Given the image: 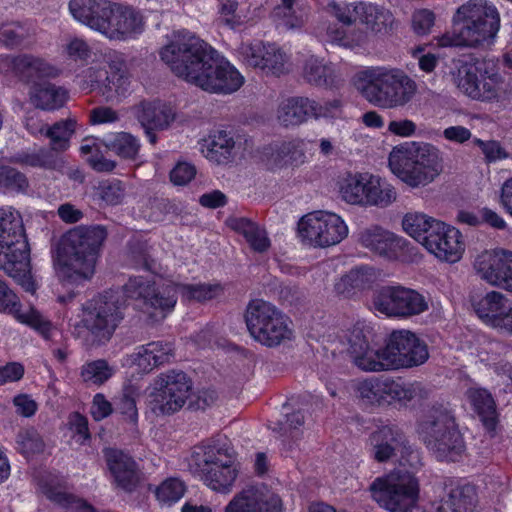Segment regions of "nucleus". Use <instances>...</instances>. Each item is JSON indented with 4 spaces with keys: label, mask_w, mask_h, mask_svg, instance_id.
I'll use <instances>...</instances> for the list:
<instances>
[{
    "label": "nucleus",
    "mask_w": 512,
    "mask_h": 512,
    "mask_svg": "<svg viewBox=\"0 0 512 512\" xmlns=\"http://www.w3.org/2000/svg\"><path fill=\"white\" fill-rule=\"evenodd\" d=\"M15 161L21 165L33 168L55 169L57 166V157L54 152L44 148L33 152H19L15 157Z\"/></svg>",
    "instance_id": "8fccbe9b"
},
{
    "label": "nucleus",
    "mask_w": 512,
    "mask_h": 512,
    "mask_svg": "<svg viewBox=\"0 0 512 512\" xmlns=\"http://www.w3.org/2000/svg\"><path fill=\"white\" fill-rule=\"evenodd\" d=\"M278 113V118L285 127L298 126L312 117V99L290 97L281 104Z\"/></svg>",
    "instance_id": "4c0bfd02"
},
{
    "label": "nucleus",
    "mask_w": 512,
    "mask_h": 512,
    "mask_svg": "<svg viewBox=\"0 0 512 512\" xmlns=\"http://www.w3.org/2000/svg\"><path fill=\"white\" fill-rule=\"evenodd\" d=\"M420 435L425 446L439 461L456 462L465 451L464 438L454 416L448 411L422 425Z\"/></svg>",
    "instance_id": "f8f14e48"
},
{
    "label": "nucleus",
    "mask_w": 512,
    "mask_h": 512,
    "mask_svg": "<svg viewBox=\"0 0 512 512\" xmlns=\"http://www.w3.org/2000/svg\"><path fill=\"white\" fill-rule=\"evenodd\" d=\"M225 512H283V501L277 494L263 498L252 489L237 493L226 505Z\"/></svg>",
    "instance_id": "2f4dec72"
},
{
    "label": "nucleus",
    "mask_w": 512,
    "mask_h": 512,
    "mask_svg": "<svg viewBox=\"0 0 512 512\" xmlns=\"http://www.w3.org/2000/svg\"><path fill=\"white\" fill-rule=\"evenodd\" d=\"M108 71L106 77L99 85V90L107 101L117 97H125L130 87V77L126 70V63L121 53L113 51L108 54Z\"/></svg>",
    "instance_id": "c756f323"
},
{
    "label": "nucleus",
    "mask_w": 512,
    "mask_h": 512,
    "mask_svg": "<svg viewBox=\"0 0 512 512\" xmlns=\"http://www.w3.org/2000/svg\"><path fill=\"white\" fill-rule=\"evenodd\" d=\"M195 472L211 490L229 493L239 474L235 452L227 442L212 439L192 453Z\"/></svg>",
    "instance_id": "1a4fd4ad"
},
{
    "label": "nucleus",
    "mask_w": 512,
    "mask_h": 512,
    "mask_svg": "<svg viewBox=\"0 0 512 512\" xmlns=\"http://www.w3.org/2000/svg\"><path fill=\"white\" fill-rule=\"evenodd\" d=\"M172 344L163 341H152L138 347L133 362L143 373H149L153 369L169 362L172 356Z\"/></svg>",
    "instance_id": "72a5a7b5"
},
{
    "label": "nucleus",
    "mask_w": 512,
    "mask_h": 512,
    "mask_svg": "<svg viewBox=\"0 0 512 512\" xmlns=\"http://www.w3.org/2000/svg\"><path fill=\"white\" fill-rule=\"evenodd\" d=\"M80 154L95 171L110 172L116 166L115 162L104 157L101 145L95 138H85L82 141Z\"/></svg>",
    "instance_id": "a18cd8bd"
},
{
    "label": "nucleus",
    "mask_w": 512,
    "mask_h": 512,
    "mask_svg": "<svg viewBox=\"0 0 512 512\" xmlns=\"http://www.w3.org/2000/svg\"><path fill=\"white\" fill-rule=\"evenodd\" d=\"M371 328L364 323L353 325L349 337V353L354 364L363 371L379 372L418 367L429 358L426 342L409 330H394L384 347L371 343Z\"/></svg>",
    "instance_id": "f257e3e1"
},
{
    "label": "nucleus",
    "mask_w": 512,
    "mask_h": 512,
    "mask_svg": "<svg viewBox=\"0 0 512 512\" xmlns=\"http://www.w3.org/2000/svg\"><path fill=\"white\" fill-rule=\"evenodd\" d=\"M122 302L117 291L99 293L83 305L85 327L96 337L109 340L122 320Z\"/></svg>",
    "instance_id": "2eb2a0df"
},
{
    "label": "nucleus",
    "mask_w": 512,
    "mask_h": 512,
    "mask_svg": "<svg viewBox=\"0 0 512 512\" xmlns=\"http://www.w3.org/2000/svg\"><path fill=\"white\" fill-rule=\"evenodd\" d=\"M186 490V484L180 478L167 477L155 486L153 493L161 507H171L182 499Z\"/></svg>",
    "instance_id": "c03bdc74"
},
{
    "label": "nucleus",
    "mask_w": 512,
    "mask_h": 512,
    "mask_svg": "<svg viewBox=\"0 0 512 512\" xmlns=\"http://www.w3.org/2000/svg\"><path fill=\"white\" fill-rule=\"evenodd\" d=\"M298 228L304 239L318 247L338 244L348 234V227L342 218L327 211H316L303 216Z\"/></svg>",
    "instance_id": "a211bd4d"
},
{
    "label": "nucleus",
    "mask_w": 512,
    "mask_h": 512,
    "mask_svg": "<svg viewBox=\"0 0 512 512\" xmlns=\"http://www.w3.org/2000/svg\"><path fill=\"white\" fill-rule=\"evenodd\" d=\"M106 238L107 230L101 225L79 226L63 235L52 256L61 282L82 285L89 281Z\"/></svg>",
    "instance_id": "f03ea898"
},
{
    "label": "nucleus",
    "mask_w": 512,
    "mask_h": 512,
    "mask_svg": "<svg viewBox=\"0 0 512 512\" xmlns=\"http://www.w3.org/2000/svg\"><path fill=\"white\" fill-rule=\"evenodd\" d=\"M508 306L509 301L501 292L491 291L474 304V310L484 323L497 328Z\"/></svg>",
    "instance_id": "e433bc0d"
},
{
    "label": "nucleus",
    "mask_w": 512,
    "mask_h": 512,
    "mask_svg": "<svg viewBox=\"0 0 512 512\" xmlns=\"http://www.w3.org/2000/svg\"><path fill=\"white\" fill-rule=\"evenodd\" d=\"M244 319L252 339L267 348L278 347L292 337L289 318L275 305L263 299L249 301Z\"/></svg>",
    "instance_id": "9b49d317"
},
{
    "label": "nucleus",
    "mask_w": 512,
    "mask_h": 512,
    "mask_svg": "<svg viewBox=\"0 0 512 512\" xmlns=\"http://www.w3.org/2000/svg\"><path fill=\"white\" fill-rule=\"evenodd\" d=\"M333 16L343 25L358 24L363 29L348 35L340 29L329 28L331 39L345 47H363L370 42V36H385L394 30L395 17L383 5L377 3L358 1L352 3L329 4Z\"/></svg>",
    "instance_id": "7ed1b4c3"
},
{
    "label": "nucleus",
    "mask_w": 512,
    "mask_h": 512,
    "mask_svg": "<svg viewBox=\"0 0 512 512\" xmlns=\"http://www.w3.org/2000/svg\"><path fill=\"white\" fill-rule=\"evenodd\" d=\"M367 173L349 175L341 185L340 192L344 201L353 205H362Z\"/></svg>",
    "instance_id": "603ef678"
},
{
    "label": "nucleus",
    "mask_w": 512,
    "mask_h": 512,
    "mask_svg": "<svg viewBox=\"0 0 512 512\" xmlns=\"http://www.w3.org/2000/svg\"><path fill=\"white\" fill-rule=\"evenodd\" d=\"M21 306L18 295L0 278V312L17 313Z\"/></svg>",
    "instance_id": "680f3d73"
},
{
    "label": "nucleus",
    "mask_w": 512,
    "mask_h": 512,
    "mask_svg": "<svg viewBox=\"0 0 512 512\" xmlns=\"http://www.w3.org/2000/svg\"><path fill=\"white\" fill-rule=\"evenodd\" d=\"M465 399L472 412L479 419L485 433L493 438L500 423L496 401L491 392L482 387H469Z\"/></svg>",
    "instance_id": "cd10ccee"
},
{
    "label": "nucleus",
    "mask_w": 512,
    "mask_h": 512,
    "mask_svg": "<svg viewBox=\"0 0 512 512\" xmlns=\"http://www.w3.org/2000/svg\"><path fill=\"white\" fill-rule=\"evenodd\" d=\"M343 102L341 99H332L320 103L312 99V117L314 119H338L342 115Z\"/></svg>",
    "instance_id": "bf43d9fd"
},
{
    "label": "nucleus",
    "mask_w": 512,
    "mask_h": 512,
    "mask_svg": "<svg viewBox=\"0 0 512 512\" xmlns=\"http://www.w3.org/2000/svg\"><path fill=\"white\" fill-rule=\"evenodd\" d=\"M357 82L363 97L380 108L404 106L416 92L415 82L400 69L365 70L358 74Z\"/></svg>",
    "instance_id": "9d476101"
},
{
    "label": "nucleus",
    "mask_w": 512,
    "mask_h": 512,
    "mask_svg": "<svg viewBox=\"0 0 512 512\" xmlns=\"http://www.w3.org/2000/svg\"><path fill=\"white\" fill-rule=\"evenodd\" d=\"M244 84L239 70L223 55L219 54L208 73L201 78L199 88L216 94H231Z\"/></svg>",
    "instance_id": "4be33fe9"
},
{
    "label": "nucleus",
    "mask_w": 512,
    "mask_h": 512,
    "mask_svg": "<svg viewBox=\"0 0 512 512\" xmlns=\"http://www.w3.org/2000/svg\"><path fill=\"white\" fill-rule=\"evenodd\" d=\"M123 294L127 299L140 300L145 306L164 313L171 312L177 303L173 288L159 290L154 279L143 276L130 277L123 286Z\"/></svg>",
    "instance_id": "aec40b11"
},
{
    "label": "nucleus",
    "mask_w": 512,
    "mask_h": 512,
    "mask_svg": "<svg viewBox=\"0 0 512 512\" xmlns=\"http://www.w3.org/2000/svg\"><path fill=\"white\" fill-rule=\"evenodd\" d=\"M69 429L81 439V443H85L91 439L88 419L80 412H72L68 417Z\"/></svg>",
    "instance_id": "338daca9"
},
{
    "label": "nucleus",
    "mask_w": 512,
    "mask_h": 512,
    "mask_svg": "<svg viewBox=\"0 0 512 512\" xmlns=\"http://www.w3.org/2000/svg\"><path fill=\"white\" fill-rule=\"evenodd\" d=\"M178 292L182 299L205 303L214 300L224 293V286L220 282L216 283H180L177 285Z\"/></svg>",
    "instance_id": "a19ab883"
},
{
    "label": "nucleus",
    "mask_w": 512,
    "mask_h": 512,
    "mask_svg": "<svg viewBox=\"0 0 512 512\" xmlns=\"http://www.w3.org/2000/svg\"><path fill=\"white\" fill-rule=\"evenodd\" d=\"M389 166L411 187L431 183L442 170L439 150L432 144L416 142L396 146L389 156Z\"/></svg>",
    "instance_id": "6e6552de"
},
{
    "label": "nucleus",
    "mask_w": 512,
    "mask_h": 512,
    "mask_svg": "<svg viewBox=\"0 0 512 512\" xmlns=\"http://www.w3.org/2000/svg\"><path fill=\"white\" fill-rule=\"evenodd\" d=\"M99 196L108 205H118L124 197V188L120 180L106 181L99 185Z\"/></svg>",
    "instance_id": "052dcab7"
},
{
    "label": "nucleus",
    "mask_w": 512,
    "mask_h": 512,
    "mask_svg": "<svg viewBox=\"0 0 512 512\" xmlns=\"http://www.w3.org/2000/svg\"><path fill=\"white\" fill-rule=\"evenodd\" d=\"M435 23V14L429 9L416 10L412 15V27L417 35H427Z\"/></svg>",
    "instance_id": "0e129e2a"
},
{
    "label": "nucleus",
    "mask_w": 512,
    "mask_h": 512,
    "mask_svg": "<svg viewBox=\"0 0 512 512\" xmlns=\"http://www.w3.org/2000/svg\"><path fill=\"white\" fill-rule=\"evenodd\" d=\"M115 374V369L105 359H96L84 363L80 368V378L86 386L100 387Z\"/></svg>",
    "instance_id": "37998d69"
},
{
    "label": "nucleus",
    "mask_w": 512,
    "mask_h": 512,
    "mask_svg": "<svg viewBox=\"0 0 512 512\" xmlns=\"http://www.w3.org/2000/svg\"><path fill=\"white\" fill-rule=\"evenodd\" d=\"M357 397L365 406L384 407L395 402L406 404L415 397L412 385H407L399 378L370 377L357 381L354 385Z\"/></svg>",
    "instance_id": "dca6fc26"
},
{
    "label": "nucleus",
    "mask_w": 512,
    "mask_h": 512,
    "mask_svg": "<svg viewBox=\"0 0 512 512\" xmlns=\"http://www.w3.org/2000/svg\"><path fill=\"white\" fill-rule=\"evenodd\" d=\"M231 227L234 231L243 235L253 251L263 253L270 248L271 241L266 231L250 219L245 217L236 218L232 221Z\"/></svg>",
    "instance_id": "58836bf2"
},
{
    "label": "nucleus",
    "mask_w": 512,
    "mask_h": 512,
    "mask_svg": "<svg viewBox=\"0 0 512 512\" xmlns=\"http://www.w3.org/2000/svg\"><path fill=\"white\" fill-rule=\"evenodd\" d=\"M219 54L214 47L190 32L179 34L160 51L161 59L177 77L197 87Z\"/></svg>",
    "instance_id": "423d86ee"
},
{
    "label": "nucleus",
    "mask_w": 512,
    "mask_h": 512,
    "mask_svg": "<svg viewBox=\"0 0 512 512\" xmlns=\"http://www.w3.org/2000/svg\"><path fill=\"white\" fill-rule=\"evenodd\" d=\"M137 396L138 389L134 385L129 384L125 385L121 394L114 399L115 411L132 425L138 423Z\"/></svg>",
    "instance_id": "49530a36"
},
{
    "label": "nucleus",
    "mask_w": 512,
    "mask_h": 512,
    "mask_svg": "<svg viewBox=\"0 0 512 512\" xmlns=\"http://www.w3.org/2000/svg\"><path fill=\"white\" fill-rule=\"evenodd\" d=\"M453 35L444 34L442 46L487 48L496 42L501 27L497 7L488 0H468L452 17Z\"/></svg>",
    "instance_id": "20e7f679"
},
{
    "label": "nucleus",
    "mask_w": 512,
    "mask_h": 512,
    "mask_svg": "<svg viewBox=\"0 0 512 512\" xmlns=\"http://www.w3.org/2000/svg\"><path fill=\"white\" fill-rule=\"evenodd\" d=\"M459 75V87L472 99L492 101L497 98L500 76L490 62L478 58L465 62L459 68Z\"/></svg>",
    "instance_id": "6ab92c4d"
},
{
    "label": "nucleus",
    "mask_w": 512,
    "mask_h": 512,
    "mask_svg": "<svg viewBox=\"0 0 512 512\" xmlns=\"http://www.w3.org/2000/svg\"><path fill=\"white\" fill-rule=\"evenodd\" d=\"M43 492L51 502L62 508H74L76 512H98L88 501L64 491L58 485L47 483L43 486Z\"/></svg>",
    "instance_id": "79ce46f5"
},
{
    "label": "nucleus",
    "mask_w": 512,
    "mask_h": 512,
    "mask_svg": "<svg viewBox=\"0 0 512 512\" xmlns=\"http://www.w3.org/2000/svg\"><path fill=\"white\" fill-rule=\"evenodd\" d=\"M402 225L408 235L439 260L456 263L462 258L465 243L457 228L423 213L406 214Z\"/></svg>",
    "instance_id": "0eeeda50"
},
{
    "label": "nucleus",
    "mask_w": 512,
    "mask_h": 512,
    "mask_svg": "<svg viewBox=\"0 0 512 512\" xmlns=\"http://www.w3.org/2000/svg\"><path fill=\"white\" fill-rule=\"evenodd\" d=\"M7 66L14 75L26 84H34L45 78H56L59 70L43 58L31 54H20L6 58Z\"/></svg>",
    "instance_id": "c85d7f7f"
},
{
    "label": "nucleus",
    "mask_w": 512,
    "mask_h": 512,
    "mask_svg": "<svg viewBox=\"0 0 512 512\" xmlns=\"http://www.w3.org/2000/svg\"><path fill=\"white\" fill-rule=\"evenodd\" d=\"M107 146L121 158L135 159L140 149V142L132 134L120 132L113 136Z\"/></svg>",
    "instance_id": "3c124183"
},
{
    "label": "nucleus",
    "mask_w": 512,
    "mask_h": 512,
    "mask_svg": "<svg viewBox=\"0 0 512 512\" xmlns=\"http://www.w3.org/2000/svg\"><path fill=\"white\" fill-rule=\"evenodd\" d=\"M65 52L69 59L87 63L91 56V49L88 43L80 38H72L65 47Z\"/></svg>",
    "instance_id": "69168bd1"
},
{
    "label": "nucleus",
    "mask_w": 512,
    "mask_h": 512,
    "mask_svg": "<svg viewBox=\"0 0 512 512\" xmlns=\"http://www.w3.org/2000/svg\"><path fill=\"white\" fill-rule=\"evenodd\" d=\"M103 456L116 487L133 492L139 484L138 464L133 457L114 447L104 448Z\"/></svg>",
    "instance_id": "b1692460"
},
{
    "label": "nucleus",
    "mask_w": 512,
    "mask_h": 512,
    "mask_svg": "<svg viewBox=\"0 0 512 512\" xmlns=\"http://www.w3.org/2000/svg\"><path fill=\"white\" fill-rule=\"evenodd\" d=\"M0 269L17 280L24 291L36 292L22 216L11 206L0 207Z\"/></svg>",
    "instance_id": "39448f33"
},
{
    "label": "nucleus",
    "mask_w": 512,
    "mask_h": 512,
    "mask_svg": "<svg viewBox=\"0 0 512 512\" xmlns=\"http://www.w3.org/2000/svg\"><path fill=\"white\" fill-rule=\"evenodd\" d=\"M68 8L76 21L102 34L113 16V3L108 0H70Z\"/></svg>",
    "instance_id": "a878e982"
},
{
    "label": "nucleus",
    "mask_w": 512,
    "mask_h": 512,
    "mask_svg": "<svg viewBox=\"0 0 512 512\" xmlns=\"http://www.w3.org/2000/svg\"><path fill=\"white\" fill-rule=\"evenodd\" d=\"M29 187L27 176L14 167L0 161V189L5 193H26Z\"/></svg>",
    "instance_id": "09e8293b"
},
{
    "label": "nucleus",
    "mask_w": 512,
    "mask_h": 512,
    "mask_svg": "<svg viewBox=\"0 0 512 512\" xmlns=\"http://www.w3.org/2000/svg\"><path fill=\"white\" fill-rule=\"evenodd\" d=\"M360 242L363 247L388 261L416 263L420 259L418 248L410 241L379 226L363 231Z\"/></svg>",
    "instance_id": "f3484780"
},
{
    "label": "nucleus",
    "mask_w": 512,
    "mask_h": 512,
    "mask_svg": "<svg viewBox=\"0 0 512 512\" xmlns=\"http://www.w3.org/2000/svg\"><path fill=\"white\" fill-rule=\"evenodd\" d=\"M243 62L253 68H258L267 74L279 76L284 73L286 55L276 45L255 41L240 48Z\"/></svg>",
    "instance_id": "5701e85b"
},
{
    "label": "nucleus",
    "mask_w": 512,
    "mask_h": 512,
    "mask_svg": "<svg viewBox=\"0 0 512 512\" xmlns=\"http://www.w3.org/2000/svg\"><path fill=\"white\" fill-rule=\"evenodd\" d=\"M192 390V381L183 371L169 370L154 380L148 395V407L156 416H170L186 404Z\"/></svg>",
    "instance_id": "ddd939ff"
},
{
    "label": "nucleus",
    "mask_w": 512,
    "mask_h": 512,
    "mask_svg": "<svg viewBox=\"0 0 512 512\" xmlns=\"http://www.w3.org/2000/svg\"><path fill=\"white\" fill-rule=\"evenodd\" d=\"M396 199L395 189L378 176L368 174L362 205L386 207Z\"/></svg>",
    "instance_id": "ea45409f"
},
{
    "label": "nucleus",
    "mask_w": 512,
    "mask_h": 512,
    "mask_svg": "<svg viewBox=\"0 0 512 512\" xmlns=\"http://www.w3.org/2000/svg\"><path fill=\"white\" fill-rule=\"evenodd\" d=\"M145 21L141 13L132 6L113 3V16L103 33L112 40L136 39L144 31Z\"/></svg>",
    "instance_id": "393cba45"
},
{
    "label": "nucleus",
    "mask_w": 512,
    "mask_h": 512,
    "mask_svg": "<svg viewBox=\"0 0 512 512\" xmlns=\"http://www.w3.org/2000/svg\"><path fill=\"white\" fill-rule=\"evenodd\" d=\"M21 308L22 306L19 308L17 313L8 314L14 316L21 323L34 329L44 339H50L52 331L51 321L45 319L42 314L34 308H31L27 313H21Z\"/></svg>",
    "instance_id": "5fc2aeb1"
},
{
    "label": "nucleus",
    "mask_w": 512,
    "mask_h": 512,
    "mask_svg": "<svg viewBox=\"0 0 512 512\" xmlns=\"http://www.w3.org/2000/svg\"><path fill=\"white\" fill-rule=\"evenodd\" d=\"M27 36V30L18 22L4 24L0 28V41L9 49L21 46Z\"/></svg>",
    "instance_id": "13d9d810"
},
{
    "label": "nucleus",
    "mask_w": 512,
    "mask_h": 512,
    "mask_svg": "<svg viewBox=\"0 0 512 512\" xmlns=\"http://www.w3.org/2000/svg\"><path fill=\"white\" fill-rule=\"evenodd\" d=\"M475 143L481 149L488 163L507 157V152L501 146L500 142L496 140L483 141L481 139H475Z\"/></svg>",
    "instance_id": "774afa93"
},
{
    "label": "nucleus",
    "mask_w": 512,
    "mask_h": 512,
    "mask_svg": "<svg viewBox=\"0 0 512 512\" xmlns=\"http://www.w3.org/2000/svg\"><path fill=\"white\" fill-rule=\"evenodd\" d=\"M349 271V279L353 282L358 295H361L364 291L372 289L379 278V271L368 265H359Z\"/></svg>",
    "instance_id": "4d7b16f0"
},
{
    "label": "nucleus",
    "mask_w": 512,
    "mask_h": 512,
    "mask_svg": "<svg viewBox=\"0 0 512 512\" xmlns=\"http://www.w3.org/2000/svg\"><path fill=\"white\" fill-rule=\"evenodd\" d=\"M206 158L218 165H227L235 157V141L233 136L225 130L211 132L203 145Z\"/></svg>",
    "instance_id": "f704fd0d"
},
{
    "label": "nucleus",
    "mask_w": 512,
    "mask_h": 512,
    "mask_svg": "<svg viewBox=\"0 0 512 512\" xmlns=\"http://www.w3.org/2000/svg\"><path fill=\"white\" fill-rule=\"evenodd\" d=\"M30 98L35 107L54 111L62 108L69 98L68 91L49 81L34 82L30 88Z\"/></svg>",
    "instance_id": "473e14b6"
},
{
    "label": "nucleus",
    "mask_w": 512,
    "mask_h": 512,
    "mask_svg": "<svg viewBox=\"0 0 512 512\" xmlns=\"http://www.w3.org/2000/svg\"><path fill=\"white\" fill-rule=\"evenodd\" d=\"M474 266L486 282L512 292V251H486L478 255Z\"/></svg>",
    "instance_id": "412c9836"
},
{
    "label": "nucleus",
    "mask_w": 512,
    "mask_h": 512,
    "mask_svg": "<svg viewBox=\"0 0 512 512\" xmlns=\"http://www.w3.org/2000/svg\"><path fill=\"white\" fill-rule=\"evenodd\" d=\"M303 145L301 139L270 143L262 147L261 159L270 171L297 167L305 159Z\"/></svg>",
    "instance_id": "bb28decb"
},
{
    "label": "nucleus",
    "mask_w": 512,
    "mask_h": 512,
    "mask_svg": "<svg viewBox=\"0 0 512 512\" xmlns=\"http://www.w3.org/2000/svg\"><path fill=\"white\" fill-rule=\"evenodd\" d=\"M196 167L186 161H179L169 173L170 181L176 186L187 185L196 176Z\"/></svg>",
    "instance_id": "e2e57ef3"
},
{
    "label": "nucleus",
    "mask_w": 512,
    "mask_h": 512,
    "mask_svg": "<svg viewBox=\"0 0 512 512\" xmlns=\"http://www.w3.org/2000/svg\"><path fill=\"white\" fill-rule=\"evenodd\" d=\"M16 442L20 452L26 456L41 454L45 449L43 438L33 427L20 430Z\"/></svg>",
    "instance_id": "6e6d98bb"
},
{
    "label": "nucleus",
    "mask_w": 512,
    "mask_h": 512,
    "mask_svg": "<svg viewBox=\"0 0 512 512\" xmlns=\"http://www.w3.org/2000/svg\"><path fill=\"white\" fill-rule=\"evenodd\" d=\"M139 120L146 130L164 129L169 124L168 114L155 103H144Z\"/></svg>",
    "instance_id": "864d4df0"
},
{
    "label": "nucleus",
    "mask_w": 512,
    "mask_h": 512,
    "mask_svg": "<svg viewBox=\"0 0 512 512\" xmlns=\"http://www.w3.org/2000/svg\"><path fill=\"white\" fill-rule=\"evenodd\" d=\"M76 121L66 119L54 123L47 131L50 139L51 151L64 152L70 147V140L76 130Z\"/></svg>",
    "instance_id": "de8ad7c7"
},
{
    "label": "nucleus",
    "mask_w": 512,
    "mask_h": 512,
    "mask_svg": "<svg viewBox=\"0 0 512 512\" xmlns=\"http://www.w3.org/2000/svg\"><path fill=\"white\" fill-rule=\"evenodd\" d=\"M303 78L308 84L325 89L337 88L340 81L334 67L315 56L305 61Z\"/></svg>",
    "instance_id": "c9c22d12"
},
{
    "label": "nucleus",
    "mask_w": 512,
    "mask_h": 512,
    "mask_svg": "<svg viewBox=\"0 0 512 512\" xmlns=\"http://www.w3.org/2000/svg\"><path fill=\"white\" fill-rule=\"evenodd\" d=\"M369 440L373 447V457L379 463L390 460L396 455V450L405 448L407 443L403 430L392 423L378 427L370 434Z\"/></svg>",
    "instance_id": "7c9ffc66"
},
{
    "label": "nucleus",
    "mask_w": 512,
    "mask_h": 512,
    "mask_svg": "<svg viewBox=\"0 0 512 512\" xmlns=\"http://www.w3.org/2000/svg\"><path fill=\"white\" fill-rule=\"evenodd\" d=\"M371 303L375 312L394 319H408L429 308L424 295L400 284L378 287L373 291Z\"/></svg>",
    "instance_id": "4468645a"
}]
</instances>
